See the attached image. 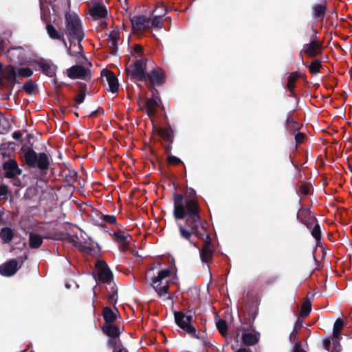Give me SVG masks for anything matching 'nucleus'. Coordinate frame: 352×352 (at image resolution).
Here are the masks:
<instances>
[{
    "mask_svg": "<svg viewBox=\"0 0 352 352\" xmlns=\"http://www.w3.org/2000/svg\"><path fill=\"white\" fill-rule=\"evenodd\" d=\"M174 200V217L175 219H185L186 226L177 223L180 236L190 240L192 235L200 239H209L200 218V208L195 197L175 194Z\"/></svg>",
    "mask_w": 352,
    "mask_h": 352,
    "instance_id": "f257e3e1",
    "label": "nucleus"
},
{
    "mask_svg": "<svg viewBox=\"0 0 352 352\" xmlns=\"http://www.w3.org/2000/svg\"><path fill=\"white\" fill-rule=\"evenodd\" d=\"M131 55L135 60L126 65V71L127 75L131 79L139 81L146 80V58L143 56L142 47L136 45L131 51Z\"/></svg>",
    "mask_w": 352,
    "mask_h": 352,
    "instance_id": "f03ea898",
    "label": "nucleus"
},
{
    "mask_svg": "<svg viewBox=\"0 0 352 352\" xmlns=\"http://www.w3.org/2000/svg\"><path fill=\"white\" fill-rule=\"evenodd\" d=\"M173 274L174 272L173 270L166 268L158 271L157 274L151 278L152 287L160 297L168 294Z\"/></svg>",
    "mask_w": 352,
    "mask_h": 352,
    "instance_id": "7ed1b4c3",
    "label": "nucleus"
},
{
    "mask_svg": "<svg viewBox=\"0 0 352 352\" xmlns=\"http://www.w3.org/2000/svg\"><path fill=\"white\" fill-rule=\"evenodd\" d=\"M66 33L73 40L82 41L84 38V32L78 16L74 12H67Z\"/></svg>",
    "mask_w": 352,
    "mask_h": 352,
    "instance_id": "20e7f679",
    "label": "nucleus"
},
{
    "mask_svg": "<svg viewBox=\"0 0 352 352\" xmlns=\"http://www.w3.org/2000/svg\"><path fill=\"white\" fill-rule=\"evenodd\" d=\"M23 160L25 164L32 167L37 166L39 169L45 170L50 164L49 157L44 153L38 155L32 149H28L24 151Z\"/></svg>",
    "mask_w": 352,
    "mask_h": 352,
    "instance_id": "39448f33",
    "label": "nucleus"
},
{
    "mask_svg": "<svg viewBox=\"0 0 352 352\" xmlns=\"http://www.w3.org/2000/svg\"><path fill=\"white\" fill-rule=\"evenodd\" d=\"M176 324L185 332L193 337H197L196 329L192 325L193 316L190 311H177L175 313Z\"/></svg>",
    "mask_w": 352,
    "mask_h": 352,
    "instance_id": "423d86ee",
    "label": "nucleus"
},
{
    "mask_svg": "<svg viewBox=\"0 0 352 352\" xmlns=\"http://www.w3.org/2000/svg\"><path fill=\"white\" fill-rule=\"evenodd\" d=\"M142 99L140 98L138 102L139 106L141 109H145L148 116L151 119L155 116L157 111V108L161 104V100L157 94H153L150 98L145 100L144 107L141 105Z\"/></svg>",
    "mask_w": 352,
    "mask_h": 352,
    "instance_id": "0eeeda50",
    "label": "nucleus"
},
{
    "mask_svg": "<svg viewBox=\"0 0 352 352\" xmlns=\"http://www.w3.org/2000/svg\"><path fill=\"white\" fill-rule=\"evenodd\" d=\"M97 280L102 283H108L112 278V274L107 263L102 261H98L96 264Z\"/></svg>",
    "mask_w": 352,
    "mask_h": 352,
    "instance_id": "6e6552de",
    "label": "nucleus"
},
{
    "mask_svg": "<svg viewBox=\"0 0 352 352\" xmlns=\"http://www.w3.org/2000/svg\"><path fill=\"white\" fill-rule=\"evenodd\" d=\"M133 30L140 33L150 29V17L144 15L135 16L131 19Z\"/></svg>",
    "mask_w": 352,
    "mask_h": 352,
    "instance_id": "1a4fd4ad",
    "label": "nucleus"
},
{
    "mask_svg": "<svg viewBox=\"0 0 352 352\" xmlns=\"http://www.w3.org/2000/svg\"><path fill=\"white\" fill-rule=\"evenodd\" d=\"M146 75V80L148 81V86L153 87L155 85H160L164 82V74L162 69L160 67L153 69L148 72Z\"/></svg>",
    "mask_w": 352,
    "mask_h": 352,
    "instance_id": "9d476101",
    "label": "nucleus"
},
{
    "mask_svg": "<svg viewBox=\"0 0 352 352\" xmlns=\"http://www.w3.org/2000/svg\"><path fill=\"white\" fill-rule=\"evenodd\" d=\"M113 236L118 243L120 249L124 252L128 250L129 244L131 241V236L123 231L119 230L113 232Z\"/></svg>",
    "mask_w": 352,
    "mask_h": 352,
    "instance_id": "9b49d317",
    "label": "nucleus"
},
{
    "mask_svg": "<svg viewBox=\"0 0 352 352\" xmlns=\"http://www.w3.org/2000/svg\"><path fill=\"white\" fill-rule=\"evenodd\" d=\"M102 330L106 335L111 338L109 340L110 345L120 344V340L117 338L120 334V331L116 325L113 323L104 324Z\"/></svg>",
    "mask_w": 352,
    "mask_h": 352,
    "instance_id": "f8f14e48",
    "label": "nucleus"
},
{
    "mask_svg": "<svg viewBox=\"0 0 352 352\" xmlns=\"http://www.w3.org/2000/svg\"><path fill=\"white\" fill-rule=\"evenodd\" d=\"M67 74L72 79H87L89 76L88 70L80 65L71 67L67 70Z\"/></svg>",
    "mask_w": 352,
    "mask_h": 352,
    "instance_id": "ddd939ff",
    "label": "nucleus"
},
{
    "mask_svg": "<svg viewBox=\"0 0 352 352\" xmlns=\"http://www.w3.org/2000/svg\"><path fill=\"white\" fill-rule=\"evenodd\" d=\"M205 242L203 248L199 250L200 257L203 262L208 263L210 262L213 256V247L211 244V239L209 236V239H201Z\"/></svg>",
    "mask_w": 352,
    "mask_h": 352,
    "instance_id": "4468645a",
    "label": "nucleus"
},
{
    "mask_svg": "<svg viewBox=\"0 0 352 352\" xmlns=\"http://www.w3.org/2000/svg\"><path fill=\"white\" fill-rule=\"evenodd\" d=\"M3 169L6 176L8 178H14L21 173V170L19 168L17 162L14 160H9L4 162Z\"/></svg>",
    "mask_w": 352,
    "mask_h": 352,
    "instance_id": "2eb2a0df",
    "label": "nucleus"
},
{
    "mask_svg": "<svg viewBox=\"0 0 352 352\" xmlns=\"http://www.w3.org/2000/svg\"><path fill=\"white\" fill-rule=\"evenodd\" d=\"M102 76L107 82L109 90L112 93H116L119 89V82L115 74L111 71L103 70Z\"/></svg>",
    "mask_w": 352,
    "mask_h": 352,
    "instance_id": "dca6fc26",
    "label": "nucleus"
},
{
    "mask_svg": "<svg viewBox=\"0 0 352 352\" xmlns=\"http://www.w3.org/2000/svg\"><path fill=\"white\" fill-rule=\"evenodd\" d=\"M158 9H161V12H159L157 15L150 17V28L161 29L164 26V22L161 16L166 14V10L162 4H159L153 12H155Z\"/></svg>",
    "mask_w": 352,
    "mask_h": 352,
    "instance_id": "f3484780",
    "label": "nucleus"
},
{
    "mask_svg": "<svg viewBox=\"0 0 352 352\" xmlns=\"http://www.w3.org/2000/svg\"><path fill=\"white\" fill-rule=\"evenodd\" d=\"M19 268L16 260H10L0 266V272L5 276L14 275Z\"/></svg>",
    "mask_w": 352,
    "mask_h": 352,
    "instance_id": "a211bd4d",
    "label": "nucleus"
},
{
    "mask_svg": "<svg viewBox=\"0 0 352 352\" xmlns=\"http://www.w3.org/2000/svg\"><path fill=\"white\" fill-rule=\"evenodd\" d=\"M7 56L11 62L16 63L24 59L25 52L22 47H13L8 50Z\"/></svg>",
    "mask_w": 352,
    "mask_h": 352,
    "instance_id": "6ab92c4d",
    "label": "nucleus"
},
{
    "mask_svg": "<svg viewBox=\"0 0 352 352\" xmlns=\"http://www.w3.org/2000/svg\"><path fill=\"white\" fill-rule=\"evenodd\" d=\"M16 76L17 73L15 68L12 65H8L4 68L1 77L8 82L13 85L15 82Z\"/></svg>",
    "mask_w": 352,
    "mask_h": 352,
    "instance_id": "aec40b11",
    "label": "nucleus"
},
{
    "mask_svg": "<svg viewBox=\"0 0 352 352\" xmlns=\"http://www.w3.org/2000/svg\"><path fill=\"white\" fill-rule=\"evenodd\" d=\"M90 14L94 19H100L106 17L107 10L104 6L97 4L91 8Z\"/></svg>",
    "mask_w": 352,
    "mask_h": 352,
    "instance_id": "412c9836",
    "label": "nucleus"
},
{
    "mask_svg": "<svg viewBox=\"0 0 352 352\" xmlns=\"http://www.w3.org/2000/svg\"><path fill=\"white\" fill-rule=\"evenodd\" d=\"M321 51V45L318 41H313L305 47V52L310 57L318 55Z\"/></svg>",
    "mask_w": 352,
    "mask_h": 352,
    "instance_id": "4be33fe9",
    "label": "nucleus"
},
{
    "mask_svg": "<svg viewBox=\"0 0 352 352\" xmlns=\"http://www.w3.org/2000/svg\"><path fill=\"white\" fill-rule=\"evenodd\" d=\"M47 32L49 36L52 39L60 40L64 45L67 47V43L64 38L63 34L59 32L52 25L47 24L46 26Z\"/></svg>",
    "mask_w": 352,
    "mask_h": 352,
    "instance_id": "5701e85b",
    "label": "nucleus"
},
{
    "mask_svg": "<svg viewBox=\"0 0 352 352\" xmlns=\"http://www.w3.org/2000/svg\"><path fill=\"white\" fill-rule=\"evenodd\" d=\"M298 218L309 227V224H312L315 222V218L312 214L306 209H300L298 212Z\"/></svg>",
    "mask_w": 352,
    "mask_h": 352,
    "instance_id": "b1692460",
    "label": "nucleus"
},
{
    "mask_svg": "<svg viewBox=\"0 0 352 352\" xmlns=\"http://www.w3.org/2000/svg\"><path fill=\"white\" fill-rule=\"evenodd\" d=\"M259 340V335L250 332H246L242 335V340L244 344L252 346L256 344Z\"/></svg>",
    "mask_w": 352,
    "mask_h": 352,
    "instance_id": "393cba45",
    "label": "nucleus"
},
{
    "mask_svg": "<svg viewBox=\"0 0 352 352\" xmlns=\"http://www.w3.org/2000/svg\"><path fill=\"white\" fill-rule=\"evenodd\" d=\"M82 41H76L70 42L69 47H67L68 48V53L72 56H76L78 54H80L82 52V47L80 44Z\"/></svg>",
    "mask_w": 352,
    "mask_h": 352,
    "instance_id": "a878e982",
    "label": "nucleus"
},
{
    "mask_svg": "<svg viewBox=\"0 0 352 352\" xmlns=\"http://www.w3.org/2000/svg\"><path fill=\"white\" fill-rule=\"evenodd\" d=\"M38 66L42 72L47 76H52L55 74V67L47 61L44 60H40L38 62Z\"/></svg>",
    "mask_w": 352,
    "mask_h": 352,
    "instance_id": "bb28decb",
    "label": "nucleus"
},
{
    "mask_svg": "<svg viewBox=\"0 0 352 352\" xmlns=\"http://www.w3.org/2000/svg\"><path fill=\"white\" fill-rule=\"evenodd\" d=\"M313 16L316 19L322 20L326 11L324 3L316 4L312 8Z\"/></svg>",
    "mask_w": 352,
    "mask_h": 352,
    "instance_id": "cd10ccee",
    "label": "nucleus"
},
{
    "mask_svg": "<svg viewBox=\"0 0 352 352\" xmlns=\"http://www.w3.org/2000/svg\"><path fill=\"white\" fill-rule=\"evenodd\" d=\"M14 236V231L8 227L3 228L0 231V238L3 241V243H10Z\"/></svg>",
    "mask_w": 352,
    "mask_h": 352,
    "instance_id": "c85d7f7f",
    "label": "nucleus"
},
{
    "mask_svg": "<svg viewBox=\"0 0 352 352\" xmlns=\"http://www.w3.org/2000/svg\"><path fill=\"white\" fill-rule=\"evenodd\" d=\"M102 315L105 324L113 323L117 318L116 313L107 307L103 309Z\"/></svg>",
    "mask_w": 352,
    "mask_h": 352,
    "instance_id": "c756f323",
    "label": "nucleus"
},
{
    "mask_svg": "<svg viewBox=\"0 0 352 352\" xmlns=\"http://www.w3.org/2000/svg\"><path fill=\"white\" fill-rule=\"evenodd\" d=\"M43 243V238L36 233H30L29 236V244L31 248H38Z\"/></svg>",
    "mask_w": 352,
    "mask_h": 352,
    "instance_id": "7c9ffc66",
    "label": "nucleus"
},
{
    "mask_svg": "<svg viewBox=\"0 0 352 352\" xmlns=\"http://www.w3.org/2000/svg\"><path fill=\"white\" fill-rule=\"evenodd\" d=\"M344 327V322L342 319L338 318L333 325V337L335 339L341 338V331Z\"/></svg>",
    "mask_w": 352,
    "mask_h": 352,
    "instance_id": "2f4dec72",
    "label": "nucleus"
},
{
    "mask_svg": "<svg viewBox=\"0 0 352 352\" xmlns=\"http://www.w3.org/2000/svg\"><path fill=\"white\" fill-rule=\"evenodd\" d=\"M311 310V305L309 300L305 301L300 309V316L302 317L307 316Z\"/></svg>",
    "mask_w": 352,
    "mask_h": 352,
    "instance_id": "473e14b6",
    "label": "nucleus"
},
{
    "mask_svg": "<svg viewBox=\"0 0 352 352\" xmlns=\"http://www.w3.org/2000/svg\"><path fill=\"white\" fill-rule=\"evenodd\" d=\"M298 78V74L296 72L291 73L288 78L287 88L292 92L294 89L295 82Z\"/></svg>",
    "mask_w": 352,
    "mask_h": 352,
    "instance_id": "72a5a7b5",
    "label": "nucleus"
},
{
    "mask_svg": "<svg viewBox=\"0 0 352 352\" xmlns=\"http://www.w3.org/2000/svg\"><path fill=\"white\" fill-rule=\"evenodd\" d=\"M16 73L19 76L28 78L32 75L33 72L29 67H21L17 69Z\"/></svg>",
    "mask_w": 352,
    "mask_h": 352,
    "instance_id": "f704fd0d",
    "label": "nucleus"
},
{
    "mask_svg": "<svg viewBox=\"0 0 352 352\" xmlns=\"http://www.w3.org/2000/svg\"><path fill=\"white\" fill-rule=\"evenodd\" d=\"M321 67V63L318 60H315L311 62L309 65L310 72L316 74L319 72L320 68Z\"/></svg>",
    "mask_w": 352,
    "mask_h": 352,
    "instance_id": "c9c22d12",
    "label": "nucleus"
},
{
    "mask_svg": "<svg viewBox=\"0 0 352 352\" xmlns=\"http://www.w3.org/2000/svg\"><path fill=\"white\" fill-rule=\"evenodd\" d=\"M227 323L225 320H219L217 322V327L218 329V330L219 331V332L222 334V335H224L226 331H227Z\"/></svg>",
    "mask_w": 352,
    "mask_h": 352,
    "instance_id": "e433bc0d",
    "label": "nucleus"
},
{
    "mask_svg": "<svg viewBox=\"0 0 352 352\" xmlns=\"http://www.w3.org/2000/svg\"><path fill=\"white\" fill-rule=\"evenodd\" d=\"M118 39H119V34L117 32L113 31L110 33L109 42L111 43V45L113 47H116L117 46Z\"/></svg>",
    "mask_w": 352,
    "mask_h": 352,
    "instance_id": "4c0bfd02",
    "label": "nucleus"
},
{
    "mask_svg": "<svg viewBox=\"0 0 352 352\" xmlns=\"http://www.w3.org/2000/svg\"><path fill=\"white\" fill-rule=\"evenodd\" d=\"M311 234L316 239V240L318 241L320 239V237H321L320 228L318 223L315 224V226H314V228L311 230Z\"/></svg>",
    "mask_w": 352,
    "mask_h": 352,
    "instance_id": "58836bf2",
    "label": "nucleus"
},
{
    "mask_svg": "<svg viewBox=\"0 0 352 352\" xmlns=\"http://www.w3.org/2000/svg\"><path fill=\"white\" fill-rule=\"evenodd\" d=\"M340 339H335L333 337L331 338V342L333 345V349L332 352H340L341 349V346L339 343Z\"/></svg>",
    "mask_w": 352,
    "mask_h": 352,
    "instance_id": "ea45409f",
    "label": "nucleus"
},
{
    "mask_svg": "<svg viewBox=\"0 0 352 352\" xmlns=\"http://www.w3.org/2000/svg\"><path fill=\"white\" fill-rule=\"evenodd\" d=\"M23 89L28 93L31 94L34 91L35 87L32 82H26L23 85Z\"/></svg>",
    "mask_w": 352,
    "mask_h": 352,
    "instance_id": "a19ab883",
    "label": "nucleus"
},
{
    "mask_svg": "<svg viewBox=\"0 0 352 352\" xmlns=\"http://www.w3.org/2000/svg\"><path fill=\"white\" fill-rule=\"evenodd\" d=\"M102 219L110 224H113L116 222V218L113 215H103Z\"/></svg>",
    "mask_w": 352,
    "mask_h": 352,
    "instance_id": "79ce46f5",
    "label": "nucleus"
},
{
    "mask_svg": "<svg viewBox=\"0 0 352 352\" xmlns=\"http://www.w3.org/2000/svg\"><path fill=\"white\" fill-rule=\"evenodd\" d=\"M8 193V188L6 186H0V199L6 198Z\"/></svg>",
    "mask_w": 352,
    "mask_h": 352,
    "instance_id": "37998d69",
    "label": "nucleus"
},
{
    "mask_svg": "<svg viewBox=\"0 0 352 352\" xmlns=\"http://www.w3.org/2000/svg\"><path fill=\"white\" fill-rule=\"evenodd\" d=\"M168 163L170 164H174V165H176V164H178L181 162V160L179 158L175 157V156H173V155H169L168 157Z\"/></svg>",
    "mask_w": 352,
    "mask_h": 352,
    "instance_id": "c03bdc74",
    "label": "nucleus"
},
{
    "mask_svg": "<svg viewBox=\"0 0 352 352\" xmlns=\"http://www.w3.org/2000/svg\"><path fill=\"white\" fill-rule=\"evenodd\" d=\"M289 340H291V342H294L296 344H298L297 330H296V327H294V330L291 333V334L289 336Z\"/></svg>",
    "mask_w": 352,
    "mask_h": 352,
    "instance_id": "a18cd8bd",
    "label": "nucleus"
},
{
    "mask_svg": "<svg viewBox=\"0 0 352 352\" xmlns=\"http://www.w3.org/2000/svg\"><path fill=\"white\" fill-rule=\"evenodd\" d=\"M85 95L83 92L79 93L76 96V101L77 104H80V103H82L85 100Z\"/></svg>",
    "mask_w": 352,
    "mask_h": 352,
    "instance_id": "49530a36",
    "label": "nucleus"
},
{
    "mask_svg": "<svg viewBox=\"0 0 352 352\" xmlns=\"http://www.w3.org/2000/svg\"><path fill=\"white\" fill-rule=\"evenodd\" d=\"M331 344V338L326 339L323 342V345L327 350H329V346Z\"/></svg>",
    "mask_w": 352,
    "mask_h": 352,
    "instance_id": "de8ad7c7",
    "label": "nucleus"
},
{
    "mask_svg": "<svg viewBox=\"0 0 352 352\" xmlns=\"http://www.w3.org/2000/svg\"><path fill=\"white\" fill-rule=\"evenodd\" d=\"M296 140L298 143L301 142L304 139V135L301 133H297L296 135Z\"/></svg>",
    "mask_w": 352,
    "mask_h": 352,
    "instance_id": "09e8293b",
    "label": "nucleus"
},
{
    "mask_svg": "<svg viewBox=\"0 0 352 352\" xmlns=\"http://www.w3.org/2000/svg\"><path fill=\"white\" fill-rule=\"evenodd\" d=\"M113 348V352H122V349H121L120 344L117 345H111Z\"/></svg>",
    "mask_w": 352,
    "mask_h": 352,
    "instance_id": "8fccbe9b",
    "label": "nucleus"
},
{
    "mask_svg": "<svg viewBox=\"0 0 352 352\" xmlns=\"http://www.w3.org/2000/svg\"><path fill=\"white\" fill-rule=\"evenodd\" d=\"M236 352H250V350L247 348H240Z\"/></svg>",
    "mask_w": 352,
    "mask_h": 352,
    "instance_id": "3c124183",
    "label": "nucleus"
},
{
    "mask_svg": "<svg viewBox=\"0 0 352 352\" xmlns=\"http://www.w3.org/2000/svg\"><path fill=\"white\" fill-rule=\"evenodd\" d=\"M4 46V41L0 38V53L2 52Z\"/></svg>",
    "mask_w": 352,
    "mask_h": 352,
    "instance_id": "603ef678",
    "label": "nucleus"
},
{
    "mask_svg": "<svg viewBox=\"0 0 352 352\" xmlns=\"http://www.w3.org/2000/svg\"><path fill=\"white\" fill-rule=\"evenodd\" d=\"M4 69H3V65L0 63V75L2 74V72Z\"/></svg>",
    "mask_w": 352,
    "mask_h": 352,
    "instance_id": "864d4df0",
    "label": "nucleus"
},
{
    "mask_svg": "<svg viewBox=\"0 0 352 352\" xmlns=\"http://www.w3.org/2000/svg\"><path fill=\"white\" fill-rule=\"evenodd\" d=\"M303 190L305 194H308L309 192V188H305Z\"/></svg>",
    "mask_w": 352,
    "mask_h": 352,
    "instance_id": "5fc2aeb1",
    "label": "nucleus"
},
{
    "mask_svg": "<svg viewBox=\"0 0 352 352\" xmlns=\"http://www.w3.org/2000/svg\"><path fill=\"white\" fill-rule=\"evenodd\" d=\"M14 138L18 137V135H16V133H14Z\"/></svg>",
    "mask_w": 352,
    "mask_h": 352,
    "instance_id": "6e6d98bb",
    "label": "nucleus"
},
{
    "mask_svg": "<svg viewBox=\"0 0 352 352\" xmlns=\"http://www.w3.org/2000/svg\"><path fill=\"white\" fill-rule=\"evenodd\" d=\"M14 138L18 137V135H16V133H14Z\"/></svg>",
    "mask_w": 352,
    "mask_h": 352,
    "instance_id": "4d7b16f0",
    "label": "nucleus"
}]
</instances>
